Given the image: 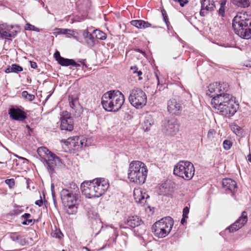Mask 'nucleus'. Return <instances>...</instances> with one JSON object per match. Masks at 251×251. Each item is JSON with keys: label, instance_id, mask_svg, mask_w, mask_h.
Here are the masks:
<instances>
[{"label": "nucleus", "instance_id": "3", "mask_svg": "<svg viewBox=\"0 0 251 251\" xmlns=\"http://www.w3.org/2000/svg\"><path fill=\"white\" fill-rule=\"evenodd\" d=\"M235 34L243 39L251 38V15L246 12L238 13L232 20Z\"/></svg>", "mask_w": 251, "mask_h": 251}, {"label": "nucleus", "instance_id": "28", "mask_svg": "<svg viewBox=\"0 0 251 251\" xmlns=\"http://www.w3.org/2000/svg\"><path fill=\"white\" fill-rule=\"evenodd\" d=\"M233 3L241 7H247L250 5L249 0H232Z\"/></svg>", "mask_w": 251, "mask_h": 251}, {"label": "nucleus", "instance_id": "53", "mask_svg": "<svg viewBox=\"0 0 251 251\" xmlns=\"http://www.w3.org/2000/svg\"><path fill=\"white\" fill-rule=\"evenodd\" d=\"M51 194L52 196V199H54L55 198V192L53 190H51Z\"/></svg>", "mask_w": 251, "mask_h": 251}, {"label": "nucleus", "instance_id": "23", "mask_svg": "<svg viewBox=\"0 0 251 251\" xmlns=\"http://www.w3.org/2000/svg\"><path fill=\"white\" fill-rule=\"evenodd\" d=\"M131 24L139 29H145L151 26V24L148 22L143 20H132Z\"/></svg>", "mask_w": 251, "mask_h": 251}, {"label": "nucleus", "instance_id": "49", "mask_svg": "<svg viewBox=\"0 0 251 251\" xmlns=\"http://www.w3.org/2000/svg\"><path fill=\"white\" fill-rule=\"evenodd\" d=\"M136 73L137 74V75L139 76V80H140L142 79V78L140 76L142 75V72L141 71H138L137 70V72H136Z\"/></svg>", "mask_w": 251, "mask_h": 251}, {"label": "nucleus", "instance_id": "41", "mask_svg": "<svg viewBox=\"0 0 251 251\" xmlns=\"http://www.w3.org/2000/svg\"><path fill=\"white\" fill-rule=\"evenodd\" d=\"M189 212V208L187 206L185 207L183 210L182 216L184 218H188V215Z\"/></svg>", "mask_w": 251, "mask_h": 251}, {"label": "nucleus", "instance_id": "7", "mask_svg": "<svg viewBox=\"0 0 251 251\" xmlns=\"http://www.w3.org/2000/svg\"><path fill=\"white\" fill-rule=\"evenodd\" d=\"M173 226V219L170 217H166L153 225L152 231L156 237L159 238H164L170 233Z\"/></svg>", "mask_w": 251, "mask_h": 251}, {"label": "nucleus", "instance_id": "21", "mask_svg": "<svg viewBox=\"0 0 251 251\" xmlns=\"http://www.w3.org/2000/svg\"><path fill=\"white\" fill-rule=\"evenodd\" d=\"M181 108V105L175 99L170 100L168 102V110L170 113L176 114Z\"/></svg>", "mask_w": 251, "mask_h": 251}, {"label": "nucleus", "instance_id": "6", "mask_svg": "<svg viewBox=\"0 0 251 251\" xmlns=\"http://www.w3.org/2000/svg\"><path fill=\"white\" fill-rule=\"evenodd\" d=\"M73 190L63 189L60 192V197L68 214H75L77 211L76 195L79 193L78 188L73 184Z\"/></svg>", "mask_w": 251, "mask_h": 251}, {"label": "nucleus", "instance_id": "4", "mask_svg": "<svg viewBox=\"0 0 251 251\" xmlns=\"http://www.w3.org/2000/svg\"><path fill=\"white\" fill-rule=\"evenodd\" d=\"M125 101L124 95L119 91H109L104 93L101 98L103 108L109 112H117Z\"/></svg>", "mask_w": 251, "mask_h": 251}, {"label": "nucleus", "instance_id": "18", "mask_svg": "<svg viewBox=\"0 0 251 251\" xmlns=\"http://www.w3.org/2000/svg\"><path fill=\"white\" fill-rule=\"evenodd\" d=\"M133 196L134 200L136 202L141 205H144L146 203L147 199L149 198V196L146 194V193H143V192L139 190H134L133 192Z\"/></svg>", "mask_w": 251, "mask_h": 251}, {"label": "nucleus", "instance_id": "40", "mask_svg": "<svg viewBox=\"0 0 251 251\" xmlns=\"http://www.w3.org/2000/svg\"><path fill=\"white\" fill-rule=\"evenodd\" d=\"M17 242L22 246L25 245L27 243L25 239L23 238L21 236H20L19 240H18L17 241Z\"/></svg>", "mask_w": 251, "mask_h": 251}, {"label": "nucleus", "instance_id": "25", "mask_svg": "<svg viewBox=\"0 0 251 251\" xmlns=\"http://www.w3.org/2000/svg\"><path fill=\"white\" fill-rule=\"evenodd\" d=\"M83 35L88 46L89 47L94 46L95 42L93 35L87 31H84Z\"/></svg>", "mask_w": 251, "mask_h": 251}, {"label": "nucleus", "instance_id": "34", "mask_svg": "<svg viewBox=\"0 0 251 251\" xmlns=\"http://www.w3.org/2000/svg\"><path fill=\"white\" fill-rule=\"evenodd\" d=\"M226 1L223 0L220 3V7L219 9L218 13L219 15L223 17L225 14Z\"/></svg>", "mask_w": 251, "mask_h": 251}, {"label": "nucleus", "instance_id": "58", "mask_svg": "<svg viewBox=\"0 0 251 251\" xmlns=\"http://www.w3.org/2000/svg\"><path fill=\"white\" fill-rule=\"evenodd\" d=\"M53 201L54 204H55L56 203V200H55V198L54 199H53Z\"/></svg>", "mask_w": 251, "mask_h": 251}, {"label": "nucleus", "instance_id": "8", "mask_svg": "<svg viewBox=\"0 0 251 251\" xmlns=\"http://www.w3.org/2000/svg\"><path fill=\"white\" fill-rule=\"evenodd\" d=\"M37 152L40 157L46 162L48 171L52 174L55 168L61 165V161L60 158L50 151L46 147H41L37 150Z\"/></svg>", "mask_w": 251, "mask_h": 251}, {"label": "nucleus", "instance_id": "54", "mask_svg": "<svg viewBox=\"0 0 251 251\" xmlns=\"http://www.w3.org/2000/svg\"><path fill=\"white\" fill-rule=\"evenodd\" d=\"M51 194L52 196V199H54L55 198V192L53 190H51Z\"/></svg>", "mask_w": 251, "mask_h": 251}, {"label": "nucleus", "instance_id": "55", "mask_svg": "<svg viewBox=\"0 0 251 251\" xmlns=\"http://www.w3.org/2000/svg\"><path fill=\"white\" fill-rule=\"evenodd\" d=\"M214 132V130H210L208 132V136H209L210 135V134H212V133Z\"/></svg>", "mask_w": 251, "mask_h": 251}, {"label": "nucleus", "instance_id": "16", "mask_svg": "<svg viewBox=\"0 0 251 251\" xmlns=\"http://www.w3.org/2000/svg\"><path fill=\"white\" fill-rule=\"evenodd\" d=\"M8 114L11 118L16 121H23L27 118L25 111L19 108L12 107L10 108Z\"/></svg>", "mask_w": 251, "mask_h": 251}, {"label": "nucleus", "instance_id": "61", "mask_svg": "<svg viewBox=\"0 0 251 251\" xmlns=\"http://www.w3.org/2000/svg\"><path fill=\"white\" fill-rule=\"evenodd\" d=\"M64 143L66 144V143H68V142L67 141H66V140H64Z\"/></svg>", "mask_w": 251, "mask_h": 251}, {"label": "nucleus", "instance_id": "48", "mask_svg": "<svg viewBox=\"0 0 251 251\" xmlns=\"http://www.w3.org/2000/svg\"><path fill=\"white\" fill-rule=\"evenodd\" d=\"M130 70L133 71V74H135L136 73V72H137L138 68L136 66H131L130 67Z\"/></svg>", "mask_w": 251, "mask_h": 251}, {"label": "nucleus", "instance_id": "24", "mask_svg": "<svg viewBox=\"0 0 251 251\" xmlns=\"http://www.w3.org/2000/svg\"><path fill=\"white\" fill-rule=\"evenodd\" d=\"M141 222V219L138 216H131L128 218L126 221V224L131 227L134 228L139 226Z\"/></svg>", "mask_w": 251, "mask_h": 251}, {"label": "nucleus", "instance_id": "51", "mask_svg": "<svg viewBox=\"0 0 251 251\" xmlns=\"http://www.w3.org/2000/svg\"><path fill=\"white\" fill-rule=\"evenodd\" d=\"M187 218H184V217H182V218L181 219V224L183 225L185 222H186V220H185V219H186Z\"/></svg>", "mask_w": 251, "mask_h": 251}, {"label": "nucleus", "instance_id": "38", "mask_svg": "<svg viewBox=\"0 0 251 251\" xmlns=\"http://www.w3.org/2000/svg\"><path fill=\"white\" fill-rule=\"evenodd\" d=\"M5 182L10 188H13L15 185V180L13 178L7 179L5 180Z\"/></svg>", "mask_w": 251, "mask_h": 251}, {"label": "nucleus", "instance_id": "56", "mask_svg": "<svg viewBox=\"0 0 251 251\" xmlns=\"http://www.w3.org/2000/svg\"><path fill=\"white\" fill-rule=\"evenodd\" d=\"M156 79H157V81H158V84H159V80L158 76H157V75H156Z\"/></svg>", "mask_w": 251, "mask_h": 251}, {"label": "nucleus", "instance_id": "27", "mask_svg": "<svg viewBox=\"0 0 251 251\" xmlns=\"http://www.w3.org/2000/svg\"><path fill=\"white\" fill-rule=\"evenodd\" d=\"M23 70V68L18 64H14L11 66H9L6 70V73H18L22 72Z\"/></svg>", "mask_w": 251, "mask_h": 251}, {"label": "nucleus", "instance_id": "22", "mask_svg": "<svg viewBox=\"0 0 251 251\" xmlns=\"http://www.w3.org/2000/svg\"><path fill=\"white\" fill-rule=\"evenodd\" d=\"M58 63L63 66H72L74 67L77 68L80 67V64L75 62L74 59L65 58L63 57H60V59L58 60Z\"/></svg>", "mask_w": 251, "mask_h": 251}, {"label": "nucleus", "instance_id": "33", "mask_svg": "<svg viewBox=\"0 0 251 251\" xmlns=\"http://www.w3.org/2000/svg\"><path fill=\"white\" fill-rule=\"evenodd\" d=\"M25 29L26 30L35 31L36 32H39L40 31V29L39 28L35 27L34 25H31L28 23H26L25 26Z\"/></svg>", "mask_w": 251, "mask_h": 251}, {"label": "nucleus", "instance_id": "10", "mask_svg": "<svg viewBox=\"0 0 251 251\" xmlns=\"http://www.w3.org/2000/svg\"><path fill=\"white\" fill-rule=\"evenodd\" d=\"M128 99L131 104L137 109L143 107L146 104L147 100L145 92L139 88L131 90Z\"/></svg>", "mask_w": 251, "mask_h": 251}, {"label": "nucleus", "instance_id": "36", "mask_svg": "<svg viewBox=\"0 0 251 251\" xmlns=\"http://www.w3.org/2000/svg\"><path fill=\"white\" fill-rule=\"evenodd\" d=\"M232 146V143L229 140H226L223 142V147L226 150H228Z\"/></svg>", "mask_w": 251, "mask_h": 251}, {"label": "nucleus", "instance_id": "13", "mask_svg": "<svg viewBox=\"0 0 251 251\" xmlns=\"http://www.w3.org/2000/svg\"><path fill=\"white\" fill-rule=\"evenodd\" d=\"M201 9L200 14L201 16L205 17L210 12L215 10L216 6L214 0H200Z\"/></svg>", "mask_w": 251, "mask_h": 251}, {"label": "nucleus", "instance_id": "9", "mask_svg": "<svg viewBox=\"0 0 251 251\" xmlns=\"http://www.w3.org/2000/svg\"><path fill=\"white\" fill-rule=\"evenodd\" d=\"M195 173L193 164L187 161H180L177 163L174 169V174L185 180H189L192 178Z\"/></svg>", "mask_w": 251, "mask_h": 251}, {"label": "nucleus", "instance_id": "47", "mask_svg": "<svg viewBox=\"0 0 251 251\" xmlns=\"http://www.w3.org/2000/svg\"><path fill=\"white\" fill-rule=\"evenodd\" d=\"M35 204H36L39 206H41L43 204V201H42V199H41L39 200L36 201H35Z\"/></svg>", "mask_w": 251, "mask_h": 251}, {"label": "nucleus", "instance_id": "57", "mask_svg": "<svg viewBox=\"0 0 251 251\" xmlns=\"http://www.w3.org/2000/svg\"><path fill=\"white\" fill-rule=\"evenodd\" d=\"M51 190H54V185H53V184H51Z\"/></svg>", "mask_w": 251, "mask_h": 251}, {"label": "nucleus", "instance_id": "5", "mask_svg": "<svg viewBox=\"0 0 251 251\" xmlns=\"http://www.w3.org/2000/svg\"><path fill=\"white\" fill-rule=\"evenodd\" d=\"M148 169L145 164L140 161H133L129 165L128 178L137 184H144L148 175Z\"/></svg>", "mask_w": 251, "mask_h": 251}, {"label": "nucleus", "instance_id": "14", "mask_svg": "<svg viewBox=\"0 0 251 251\" xmlns=\"http://www.w3.org/2000/svg\"><path fill=\"white\" fill-rule=\"evenodd\" d=\"M247 213L244 211L242 213L241 216L227 229L230 232H234L242 227L247 222Z\"/></svg>", "mask_w": 251, "mask_h": 251}, {"label": "nucleus", "instance_id": "12", "mask_svg": "<svg viewBox=\"0 0 251 251\" xmlns=\"http://www.w3.org/2000/svg\"><path fill=\"white\" fill-rule=\"evenodd\" d=\"M162 130L167 135L173 136L179 131V125L174 118L165 120L163 122Z\"/></svg>", "mask_w": 251, "mask_h": 251}, {"label": "nucleus", "instance_id": "46", "mask_svg": "<svg viewBox=\"0 0 251 251\" xmlns=\"http://www.w3.org/2000/svg\"><path fill=\"white\" fill-rule=\"evenodd\" d=\"M86 141L85 140V139H83V140H80L79 141V143L81 145V147H85L86 146Z\"/></svg>", "mask_w": 251, "mask_h": 251}, {"label": "nucleus", "instance_id": "17", "mask_svg": "<svg viewBox=\"0 0 251 251\" xmlns=\"http://www.w3.org/2000/svg\"><path fill=\"white\" fill-rule=\"evenodd\" d=\"M60 128L61 130L71 131L74 128V121L70 116H63L61 118Z\"/></svg>", "mask_w": 251, "mask_h": 251}, {"label": "nucleus", "instance_id": "62", "mask_svg": "<svg viewBox=\"0 0 251 251\" xmlns=\"http://www.w3.org/2000/svg\"><path fill=\"white\" fill-rule=\"evenodd\" d=\"M1 163H2V162H0V164H1Z\"/></svg>", "mask_w": 251, "mask_h": 251}, {"label": "nucleus", "instance_id": "29", "mask_svg": "<svg viewBox=\"0 0 251 251\" xmlns=\"http://www.w3.org/2000/svg\"><path fill=\"white\" fill-rule=\"evenodd\" d=\"M24 221L22 222L23 225H33L34 223V220L31 219V215L29 213H25L22 216Z\"/></svg>", "mask_w": 251, "mask_h": 251}, {"label": "nucleus", "instance_id": "59", "mask_svg": "<svg viewBox=\"0 0 251 251\" xmlns=\"http://www.w3.org/2000/svg\"><path fill=\"white\" fill-rule=\"evenodd\" d=\"M85 249L87 251H91L87 247H85Z\"/></svg>", "mask_w": 251, "mask_h": 251}, {"label": "nucleus", "instance_id": "39", "mask_svg": "<svg viewBox=\"0 0 251 251\" xmlns=\"http://www.w3.org/2000/svg\"><path fill=\"white\" fill-rule=\"evenodd\" d=\"M20 235H18L17 233H11L10 235V238L14 241H17L19 240Z\"/></svg>", "mask_w": 251, "mask_h": 251}, {"label": "nucleus", "instance_id": "32", "mask_svg": "<svg viewBox=\"0 0 251 251\" xmlns=\"http://www.w3.org/2000/svg\"><path fill=\"white\" fill-rule=\"evenodd\" d=\"M22 97L25 99L29 101H32L35 99L34 95L28 94L26 91H24L22 93Z\"/></svg>", "mask_w": 251, "mask_h": 251}, {"label": "nucleus", "instance_id": "44", "mask_svg": "<svg viewBox=\"0 0 251 251\" xmlns=\"http://www.w3.org/2000/svg\"><path fill=\"white\" fill-rule=\"evenodd\" d=\"M54 57L57 61L60 59V57H62L60 56V53L58 51H55V52L54 54Z\"/></svg>", "mask_w": 251, "mask_h": 251}, {"label": "nucleus", "instance_id": "26", "mask_svg": "<svg viewBox=\"0 0 251 251\" xmlns=\"http://www.w3.org/2000/svg\"><path fill=\"white\" fill-rule=\"evenodd\" d=\"M55 31L54 32V34H65L67 37L70 36H74L75 31L73 30L67 29V28H56Z\"/></svg>", "mask_w": 251, "mask_h": 251}, {"label": "nucleus", "instance_id": "2", "mask_svg": "<svg viewBox=\"0 0 251 251\" xmlns=\"http://www.w3.org/2000/svg\"><path fill=\"white\" fill-rule=\"evenodd\" d=\"M109 187L108 180L103 178L84 181L81 184L82 193L88 198L101 197L107 191Z\"/></svg>", "mask_w": 251, "mask_h": 251}, {"label": "nucleus", "instance_id": "45", "mask_svg": "<svg viewBox=\"0 0 251 251\" xmlns=\"http://www.w3.org/2000/svg\"><path fill=\"white\" fill-rule=\"evenodd\" d=\"M30 67L33 69H35L37 67V65L36 62L30 61H29Z\"/></svg>", "mask_w": 251, "mask_h": 251}, {"label": "nucleus", "instance_id": "52", "mask_svg": "<svg viewBox=\"0 0 251 251\" xmlns=\"http://www.w3.org/2000/svg\"><path fill=\"white\" fill-rule=\"evenodd\" d=\"M247 159H248V160L251 162V154L250 153L248 156H247Z\"/></svg>", "mask_w": 251, "mask_h": 251}, {"label": "nucleus", "instance_id": "19", "mask_svg": "<svg viewBox=\"0 0 251 251\" xmlns=\"http://www.w3.org/2000/svg\"><path fill=\"white\" fill-rule=\"evenodd\" d=\"M133 196L134 200L136 202L141 205H144L146 203L147 199L149 198V196L146 194V193H143V192L139 190H134L133 192Z\"/></svg>", "mask_w": 251, "mask_h": 251}, {"label": "nucleus", "instance_id": "50", "mask_svg": "<svg viewBox=\"0 0 251 251\" xmlns=\"http://www.w3.org/2000/svg\"><path fill=\"white\" fill-rule=\"evenodd\" d=\"M70 105L72 108H74L75 107V103L74 100H72L70 102Z\"/></svg>", "mask_w": 251, "mask_h": 251}, {"label": "nucleus", "instance_id": "1", "mask_svg": "<svg viewBox=\"0 0 251 251\" xmlns=\"http://www.w3.org/2000/svg\"><path fill=\"white\" fill-rule=\"evenodd\" d=\"M211 103L220 114L226 117L233 116L239 108L235 98L227 93L218 95L212 99Z\"/></svg>", "mask_w": 251, "mask_h": 251}, {"label": "nucleus", "instance_id": "15", "mask_svg": "<svg viewBox=\"0 0 251 251\" xmlns=\"http://www.w3.org/2000/svg\"><path fill=\"white\" fill-rule=\"evenodd\" d=\"M13 26L7 24L0 25V36L1 37L8 39L9 37H15L17 32L13 30Z\"/></svg>", "mask_w": 251, "mask_h": 251}, {"label": "nucleus", "instance_id": "42", "mask_svg": "<svg viewBox=\"0 0 251 251\" xmlns=\"http://www.w3.org/2000/svg\"><path fill=\"white\" fill-rule=\"evenodd\" d=\"M162 14L164 19V21L167 24V23L169 22L168 21L167 16L166 14V12L164 9H162L161 10Z\"/></svg>", "mask_w": 251, "mask_h": 251}, {"label": "nucleus", "instance_id": "35", "mask_svg": "<svg viewBox=\"0 0 251 251\" xmlns=\"http://www.w3.org/2000/svg\"><path fill=\"white\" fill-rule=\"evenodd\" d=\"M231 130L233 132L235 133L237 135H240L242 132L241 128L238 125H233L231 127Z\"/></svg>", "mask_w": 251, "mask_h": 251}, {"label": "nucleus", "instance_id": "20", "mask_svg": "<svg viewBox=\"0 0 251 251\" xmlns=\"http://www.w3.org/2000/svg\"><path fill=\"white\" fill-rule=\"evenodd\" d=\"M223 187L226 190H228L233 193L237 188V183L233 179L226 178L222 180Z\"/></svg>", "mask_w": 251, "mask_h": 251}, {"label": "nucleus", "instance_id": "37", "mask_svg": "<svg viewBox=\"0 0 251 251\" xmlns=\"http://www.w3.org/2000/svg\"><path fill=\"white\" fill-rule=\"evenodd\" d=\"M52 235L53 237L57 238L59 239L61 238L63 235L60 230H56L52 233Z\"/></svg>", "mask_w": 251, "mask_h": 251}, {"label": "nucleus", "instance_id": "31", "mask_svg": "<svg viewBox=\"0 0 251 251\" xmlns=\"http://www.w3.org/2000/svg\"><path fill=\"white\" fill-rule=\"evenodd\" d=\"M96 37L101 40H104L106 38V34L102 31L96 30L95 31Z\"/></svg>", "mask_w": 251, "mask_h": 251}, {"label": "nucleus", "instance_id": "30", "mask_svg": "<svg viewBox=\"0 0 251 251\" xmlns=\"http://www.w3.org/2000/svg\"><path fill=\"white\" fill-rule=\"evenodd\" d=\"M153 124V122L151 118L146 119L144 123L143 128L145 131H149L150 129V127Z\"/></svg>", "mask_w": 251, "mask_h": 251}, {"label": "nucleus", "instance_id": "11", "mask_svg": "<svg viewBox=\"0 0 251 251\" xmlns=\"http://www.w3.org/2000/svg\"><path fill=\"white\" fill-rule=\"evenodd\" d=\"M229 86L227 83H218L215 82L209 85L206 91V95L213 99L220 94L226 93L228 90Z\"/></svg>", "mask_w": 251, "mask_h": 251}, {"label": "nucleus", "instance_id": "43", "mask_svg": "<svg viewBox=\"0 0 251 251\" xmlns=\"http://www.w3.org/2000/svg\"><path fill=\"white\" fill-rule=\"evenodd\" d=\"M175 1L179 2L181 6H183L185 4L188 2L187 0H176Z\"/></svg>", "mask_w": 251, "mask_h": 251}, {"label": "nucleus", "instance_id": "60", "mask_svg": "<svg viewBox=\"0 0 251 251\" xmlns=\"http://www.w3.org/2000/svg\"><path fill=\"white\" fill-rule=\"evenodd\" d=\"M79 62H80V63H81L82 64H83V65H84V64L83 63V61H79Z\"/></svg>", "mask_w": 251, "mask_h": 251}]
</instances>
